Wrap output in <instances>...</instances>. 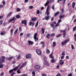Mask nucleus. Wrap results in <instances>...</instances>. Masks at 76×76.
Instances as JSON below:
<instances>
[{
    "mask_svg": "<svg viewBox=\"0 0 76 76\" xmlns=\"http://www.w3.org/2000/svg\"><path fill=\"white\" fill-rule=\"evenodd\" d=\"M69 41H70L69 39H67L64 42H61V44L62 45H65V44H66Z\"/></svg>",
    "mask_w": 76,
    "mask_h": 76,
    "instance_id": "f257e3e1",
    "label": "nucleus"
},
{
    "mask_svg": "<svg viewBox=\"0 0 76 76\" xmlns=\"http://www.w3.org/2000/svg\"><path fill=\"white\" fill-rule=\"evenodd\" d=\"M17 20V18H15V17H14L12 19H10L8 20V22H9V23H11L12 21H15V20Z\"/></svg>",
    "mask_w": 76,
    "mask_h": 76,
    "instance_id": "f03ea898",
    "label": "nucleus"
},
{
    "mask_svg": "<svg viewBox=\"0 0 76 76\" xmlns=\"http://www.w3.org/2000/svg\"><path fill=\"white\" fill-rule=\"evenodd\" d=\"M36 51L38 55H39V56H41V50L39 49H37L36 50Z\"/></svg>",
    "mask_w": 76,
    "mask_h": 76,
    "instance_id": "7ed1b4c3",
    "label": "nucleus"
},
{
    "mask_svg": "<svg viewBox=\"0 0 76 76\" xmlns=\"http://www.w3.org/2000/svg\"><path fill=\"white\" fill-rule=\"evenodd\" d=\"M29 26H34L35 25V23L34 22H32L31 21H30L29 22Z\"/></svg>",
    "mask_w": 76,
    "mask_h": 76,
    "instance_id": "20e7f679",
    "label": "nucleus"
},
{
    "mask_svg": "<svg viewBox=\"0 0 76 76\" xmlns=\"http://www.w3.org/2000/svg\"><path fill=\"white\" fill-rule=\"evenodd\" d=\"M35 69H39L41 68V66L38 65H36L34 67Z\"/></svg>",
    "mask_w": 76,
    "mask_h": 76,
    "instance_id": "39448f33",
    "label": "nucleus"
},
{
    "mask_svg": "<svg viewBox=\"0 0 76 76\" xmlns=\"http://www.w3.org/2000/svg\"><path fill=\"white\" fill-rule=\"evenodd\" d=\"M27 23V21L26 20H24L21 21V24H24V25L26 26Z\"/></svg>",
    "mask_w": 76,
    "mask_h": 76,
    "instance_id": "423d86ee",
    "label": "nucleus"
},
{
    "mask_svg": "<svg viewBox=\"0 0 76 76\" xmlns=\"http://www.w3.org/2000/svg\"><path fill=\"white\" fill-rule=\"evenodd\" d=\"M31 57V54H28L26 55V58H29Z\"/></svg>",
    "mask_w": 76,
    "mask_h": 76,
    "instance_id": "0eeeda50",
    "label": "nucleus"
},
{
    "mask_svg": "<svg viewBox=\"0 0 76 76\" xmlns=\"http://www.w3.org/2000/svg\"><path fill=\"white\" fill-rule=\"evenodd\" d=\"M6 34V32L4 31L1 32L0 33L1 35H4Z\"/></svg>",
    "mask_w": 76,
    "mask_h": 76,
    "instance_id": "6e6552de",
    "label": "nucleus"
},
{
    "mask_svg": "<svg viewBox=\"0 0 76 76\" xmlns=\"http://www.w3.org/2000/svg\"><path fill=\"white\" fill-rule=\"evenodd\" d=\"M50 17H51V16H49L46 17L45 18V20H49V19H50Z\"/></svg>",
    "mask_w": 76,
    "mask_h": 76,
    "instance_id": "1a4fd4ad",
    "label": "nucleus"
},
{
    "mask_svg": "<svg viewBox=\"0 0 76 76\" xmlns=\"http://www.w3.org/2000/svg\"><path fill=\"white\" fill-rule=\"evenodd\" d=\"M37 20V18L34 17L32 18L31 20L32 22H35Z\"/></svg>",
    "mask_w": 76,
    "mask_h": 76,
    "instance_id": "9d476101",
    "label": "nucleus"
},
{
    "mask_svg": "<svg viewBox=\"0 0 76 76\" xmlns=\"http://www.w3.org/2000/svg\"><path fill=\"white\" fill-rule=\"evenodd\" d=\"M75 4H76L75 2H73L72 3V9H74L75 7Z\"/></svg>",
    "mask_w": 76,
    "mask_h": 76,
    "instance_id": "9b49d317",
    "label": "nucleus"
},
{
    "mask_svg": "<svg viewBox=\"0 0 76 76\" xmlns=\"http://www.w3.org/2000/svg\"><path fill=\"white\" fill-rule=\"evenodd\" d=\"M14 57L13 56H11V57L10 58H7V60H9V61H11V60H12V58H13Z\"/></svg>",
    "mask_w": 76,
    "mask_h": 76,
    "instance_id": "f8f14e48",
    "label": "nucleus"
},
{
    "mask_svg": "<svg viewBox=\"0 0 76 76\" xmlns=\"http://www.w3.org/2000/svg\"><path fill=\"white\" fill-rule=\"evenodd\" d=\"M44 62L45 65H46L47 66H49V63H48V62H47V61H45Z\"/></svg>",
    "mask_w": 76,
    "mask_h": 76,
    "instance_id": "ddd939ff",
    "label": "nucleus"
},
{
    "mask_svg": "<svg viewBox=\"0 0 76 76\" xmlns=\"http://www.w3.org/2000/svg\"><path fill=\"white\" fill-rule=\"evenodd\" d=\"M46 38H47L48 39H50V34L49 33L47 34Z\"/></svg>",
    "mask_w": 76,
    "mask_h": 76,
    "instance_id": "4468645a",
    "label": "nucleus"
},
{
    "mask_svg": "<svg viewBox=\"0 0 76 76\" xmlns=\"http://www.w3.org/2000/svg\"><path fill=\"white\" fill-rule=\"evenodd\" d=\"M28 42L30 45H32V44H34V42H33V41H31L30 40H29Z\"/></svg>",
    "mask_w": 76,
    "mask_h": 76,
    "instance_id": "2eb2a0df",
    "label": "nucleus"
},
{
    "mask_svg": "<svg viewBox=\"0 0 76 76\" xmlns=\"http://www.w3.org/2000/svg\"><path fill=\"white\" fill-rule=\"evenodd\" d=\"M4 62V60L1 58H0V64H1V63Z\"/></svg>",
    "mask_w": 76,
    "mask_h": 76,
    "instance_id": "dca6fc26",
    "label": "nucleus"
},
{
    "mask_svg": "<svg viewBox=\"0 0 76 76\" xmlns=\"http://www.w3.org/2000/svg\"><path fill=\"white\" fill-rule=\"evenodd\" d=\"M11 15H12V12H10V13H8V15L7 16V18H9L11 16Z\"/></svg>",
    "mask_w": 76,
    "mask_h": 76,
    "instance_id": "f3484780",
    "label": "nucleus"
},
{
    "mask_svg": "<svg viewBox=\"0 0 76 76\" xmlns=\"http://www.w3.org/2000/svg\"><path fill=\"white\" fill-rule=\"evenodd\" d=\"M40 44H43L42 46V47H44L45 45V42H41L40 43Z\"/></svg>",
    "mask_w": 76,
    "mask_h": 76,
    "instance_id": "a211bd4d",
    "label": "nucleus"
},
{
    "mask_svg": "<svg viewBox=\"0 0 76 76\" xmlns=\"http://www.w3.org/2000/svg\"><path fill=\"white\" fill-rule=\"evenodd\" d=\"M34 39L35 40V42H38V37H34Z\"/></svg>",
    "mask_w": 76,
    "mask_h": 76,
    "instance_id": "6ab92c4d",
    "label": "nucleus"
},
{
    "mask_svg": "<svg viewBox=\"0 0 76 76\" xmlns=\"http://www.w3.org/2000/svg\"><path fill=\"white\" fill-rule=\"evenodd\" d=\"M55 33H52L50 34V37H52V38H53V37H55Z\"/></svg>",
    "mask_w": 76,
    "mask_h": 76,
    "instance_id": "aec40b11",
    "label": "nucleus"
},
{
    "mask_svg": "<svg viewBox=\"0 0 76 76\" xmlns=\"http://www.w3.org/2000/svg\"><path fill=\"white\" fill-rule=\"evenodd\" d=\"M66 31H67V29H65L64 31H63L62 30H61V31H60V32H64V33H65V32H66Z\"/></svg>",
    "mask_w": 76,
    "mask_h": 76,
    "instance_id": "412c9836",
    "label": "nucleus"
},
{
    "mask_svg": "<svg viewBox=\"0 0 76 76\" xmlns=\"http://www.w3.org/2000/svg\"><path fill=\"white\" fill-rule=\"evenodd\" d=\"M18 69V66H16L12 69L13 71H16Z\"/></svg>",
    "mask_w": 76,
    "mask_h": 76,
    "instance_id": "4be33fe9",
    "label": "nucleus"
},
{
    "mask_svg": "<svg viewBox=\"0 0 76 76\" xmlns=\"http://www.w3.org/2000/svg\"><path fill=\"white\" fill-rule=\"evenodd\" d=\"M54 62H56V61L54 59H52L51 60V63H54Z\"/></svg>",
    "mask_w": 76,
    "mask_h": 76,
    "instance_id": "5701e85b",
    "label": "nucleus"
},
{
    "mask_svg": "<svg viewBox=\"0 0 76 76\" xmlns=\"http://www.w3.org/2000/svg\"><path fill=\"white\" fill-rule=\"evenodd\" d=\"M60 13V12L59 11H58L56 12L54 15V16H56L57 15H58Z\"/></svg>",
    "mask_w": 76,
    "mask_h": 76,
    "instance_id": "b1692460",
    "label": "nucleus"
},
{
    "mask_svg": "<svg viewBox=\"0 0 76 76\" xmlns=\"http://www.w3.org/2000/svg\"><path fill=\"white\" fill-rule=\"evenodd\" d=\"M56 43L55 42H53V47H56Z\"/></svg>",
    "mask_w": 76,
    "mask_h": 76,
    "instance_id": "393cba45",
    "label": "nucleus"
},
{
    "mask_svg": "<svg viewBox=\"0 0 76 76\" xmlns=\"http://www.w3.org/2000/svg\"><path fill=\"white\" fill-rule=\"evenodd\" d=\"M42 34H44V32H45V30H44V28H42Z\"/></svg>",
    "mask_w": 76,
    "mask_h": 76,
    "instance_id": "a878e982",
    "label": "nucleus"
},
{
    "mask_svg": "<svg viewBox=\"0 0 76 76\" xmlns=\"http://www.w3.org/2000/svg\"><path fill=\"white\" fill-rule=\"evenodd\" d=\"M16 17L17 19H20V15H16Z\"/></svg>",
    "mask_w": 76,
    "mask_h": 76,
    "instance_id": "bb28decb",
    "label": "nucleus"
},
{
    "mask_svg": "<svg viewBox=\"0 0 76 76\" xmlns=\"http://www.w3.org/2000/svg\"><path fill=\"white\" fill-rule=\"evenodd\" d=\"M49 0V1L48 0L46 2V3H48H48H50H50H51V1H54V0Z\"/></svg>",
    "mask_w": 76,
    "mask_h": 76,
    "instance_id": "cd10ccee",
    "label": "nucleus"
},
{
    "mask_svg": "<svg viewBox=\"0 0 76 76\" xmlns=\"http://www.w3.org/2000/svg\"><path fill=\"white\" fill-rule=\"evenodd\" d=\"M46 13H47V16H49V15H50V12H49V11H46Z\"/></svg>",
    "mask_w": 76,
    "mask_h": 76,
    "instance_id": "c85d7f7f",
    "label": "nucleus"
},
{
    "mask_svg": "<svg viewBox=\"0 0 76 76\" xmlns=\"http://www.w3.org/2000/svg\"><path fill=\"white\" fill-rule=\"evenodd\" d=\"M26 63L24 62L23 64H22V66H23V67H24L25 66H26Z\"/></svg>",
    "mask_w": 76,
    "mask_h": 76,
    "instance_id": "c756f323",
    "label": "nucleus"
},
{
    "mask_svg": "<svg viewBox=\"0 0 76 76\" xmlns=\"http://www.w3.org/2000/svg\"><path fill=\"white\" fill-rule=\"evenodd\" d=\"M50 5H48L47 7L46 11H49V10L50 9Z\"/></svg>",
    "mask_w": 76,
    "mask_h": 76,
    "instance_id": "7c9ffc66",
    "label": "nucleus"
},
{
    "mask_svg": "<svg viewBox=\"0 0 76 76\" xmlns=\"http://www.w3.org/2000/svg\"><path fill=\"white\" fill-rule=\"evenodd\" d=\"M44 61H47V57H46V56H44Z\"/></svg>",
    "mask_w": 76,
    "mask_h": 76,
    "instance_id": "2f4dec72",
    "label": "nucleus"
},
{
    "mask_svg": "<svg viewBox=\"0 0 76 76\" xmlns=\"http://www.w3.org/2000/svg\"><path fill=\"white\" fill-rule=\"evenodd\" d=\"M18 29L17 28L15 31H14V34H17V32H18Z\"/></svg>",
    "mask_w": 76,
    "mask_h": 76,
    "instance_id": "473e14b6",
    "label": "nucleus"
},
{
    "mask_svg": "<svg viewBox=\"0 0 76 76\" xmlns=\"http://www.w3.org/2000/svg\"><path fill=\"white\" fill-rule=\"evenodd\" d=\"M66 32L63 33V38H65L66 36Z\"/></svg>",
    "mask_w": 76,
    "mask_h": 76,
    "instance_id": "72a5a7b5",
    "label": "nucleus"
},
{
    "mask_svg": "<svg viewBox=\"0 0 76 76\" xmlns=\"http://www.w3.org/2000/svg\"><path fill=\"white\" fill-rule=\"evenodd\" d=\"M62 15V14H60V15H59L60 17H61L62 18H64V17L65 16V15Z\"/></svg>",
    "mask_w": 76,
    "mask_h": 76,
    "instance_id": "f704fd0d",
    "label": "nucleus"
},
{
    "mask_svg": "<svg viewBox=\"0 0 76 76\" xmlns=\"http://www.w3.org/2000/svg\"><path fill=\"white\" fill-rule=\"evenodd\" d=\"M17 12H20V10H21V9H20L19 8H17L16 9Z\"/></svg>",
    "mask_w": 76,
    "mask_h": 76,
    "instance_id": "c9c22d12",
    "label": "nucleus"
},
{
    "mask_svg": "<svg viewBox=\"0 0 76 76\" xmlns=\"http://www.w3.org/2000/svg\"><path fill=\"white\" fill-rule=\"evenodd\" d=\"M20 55L19 54L18 56L17 57V58L18 60H19V59H20Z\"/></svg>",
    "mask_w": 76,
    "mask_h": 76,
    "instance_id": "e433bc0d",
    "label": "nucleus"
},
{
    "mask_svg": "<svg viewBox=\"0 0 76 76\" xmlns=\"http://www.w3.org/2000/svg\"><path fill=\"white\" fill-rule=\"evenodd\" d=\"M62 4H64L66 3V0H62Z\"/></svg>",
    "mask_w": 76,
    "mask_h": 76,
    "instance_id": "4c0bfd02",
    "label": "nucleus"
},
{
    "mask_svg": "<svg viewBox=\"0 0 76 76\" xmlns=\"http://www.w3.org/2000/svg\"><path fill=\"white\" fill-rule=\"evenodd\" d=\"M60 25V23H57V24H56L55 25V27H57L58 26H59V25Z\"/></svg>",
    "mask_w": 76,
    "mask_h": 76,
    "instance_id": "58836bf2",
    "label": "nucleus"
},
{
    "mask_svg": "<svg viewBox=\"0 0 76 76\" xmlns=\"http://www.w3.org/2000/svg\"><path fill=\"white\" fill-rule=\"evenodd\" d=\"M61 55H62V56H64V55H65V52L64 51H62Z\"/></svg>",
    "mask_w": 76,
    "mask_h": 76,
    "instance_id": "ea45409f",
    "label": "nucleus"
},
{
    "mask_svg": "<svg viewBox=\"0 0 76 76\" xmlns=\"http://www.w3.org/2000/svg\"><path fill=\"white\" fill-rule=\"evenodd\" d=\"M50 25L52 28H54V24H53V23H51Z\"/></svg>",
    "mask_w": 76,
    "mask_h": 76,
    "instance_id": "a19ab883",
    "label": "nucleus"
},
{
    "mask_svg": "<svg viewBox=\"0 0 76 76\" xmlns=\"http://www.w3.org/2000/svg\"><path fill=\"white\" fill-rule=\"evenodd\" d=\"M46 53L47 54H50V51L48 49L46 50Z\"/></svg>",
    "mask_w": 76,
    "mask_h": 76,
    "instance_id": "79ce46f5",
    "label": "nucleus"
},
{
    "mask_svg": "<svg viewBox=\"0 0 76 76\" xmlns=\"http://www.w3.org/2000/svg\"><path fill=\"white\" fill-rule=\"evenodd\" d=\"M76 30V26H75L73 28V31H75Z\"/></svg>",
    "mask_w": 76,
    "mask_h": 76,
    "instance_id": "37998d69",
    "label": "nucleus"
},
{
    "mask_svg": "<svg viewBox=\"0 0 76 76\" xmlns=\"http://www.w3.org/2000/svg\"><path fill=\"white\" fill-rule=\"evenodd\" d=\"M38 21H37L36 24L35 26V27L37 28V27L38 26Z\"/></svg>",
    "mask_w": 76,
    "mask_h": 76,
    "instance_id": "c03bdc74",
    "label": "nucleus"
},
{
    "mask_svg": "<svg viewBox=\"0 0 76 76\" xmlns=\"http://www.w3.org/2000/svg\"><path fill=\"white\" fill-rule=\"evenodd\" d=\"M40 12V11H39V10H37V11H36V12H37L36 13H37V15H38L39 13Z\"/></svg>",
    "mask_w": 76,
    "mask_h": 76,
    "instance_id": "a18cd8bd",
    "label": "nucleus"
},
{
    "mask_svg": "<svg viewBox=\"0 0 76 76\" xmlns=\"http://www.w3.org/2000/svg\"><path fill=\"white\" fill-rule=\"evenodd\" d=\"M0 68L1 69V68H2V67H3V65L2 64H0Z\"/></svg>",
    "mask_w": 76,
    "mask_h": 76,
    "instance_id": "49530a36",
    "label": "nucleus"
},
{
    "mask_svg": "<svg viewBox=\"0 0 76 76\" xmlns=\"http://www.w3.org/2000/svg\"><path fill=\"white\" fill-rule=\"evenodd\" d=\"M3 22V20H0V26L1 25Z\"/></svg>",
    "mask_w": 76,
    "mask_h": 76,
    "instance_id": "de8ad7c7",
    "label": "nucleus"
},
{
    "mask_svg": "<svg viewBox=\"0 0 76 76\" xmlns=\"http://www.w3.org/2000/svg\"><path fill=\"white\" fill-rule=\"evenodd\" d=\"M13 71V69H11L9 71V73H12Z\"/></svg>",
    "mask_w": 76,
    "mask_h": 76,
    "instance_id": "09e8293b",
    "label": "nucleus"
},
{
    "mask_svg": "<svg viewBox=\"0 0 76 76\" xmlns=\"http://www.w3.org/2000/svg\"><path fill=\"white\" fill-rule=\"evenodd\" d=\"M37 35H38V34L37 33H35L34 35V38L37 37Z\"/></svg>",
    "mask_w": 76,
    "mask_h": 76,
    "instance_id": "8fccbe9b",
    "label": "nucleus"
},
{
    "mask_svg": "<svg viewBox=\"0 0 76 76\" xmlns=\"http://www.w3.org/2000/svg\"><path fill=\"white\" fill-rule=\"evenodd\" d=\"M64 61L61 62L59 64H60V65H62V64H64Z\"/></svg>",
    "mask_w": 76,
    "mask_h": 76,
    "instance_id": "3c124183",
    "label": "nucleus"
},
{
    "mask_svg": "<svg viewBox=\"0 0 76 76\" xmlns=\"http://www.w3.org/2000/svg\"><path fill=\"white\" fill-rule=\"evenodd\" d=\"M32 74L34 76H35V71H33L32 72Z\"/></svg>",
    "mask_w": 76,
    "mask_h": 76,
    "instance_id": "603ef678",
    "label": "nucleus"
},
{
    "mask_svg": "<svg viewBox=\"0 0 76 76\" xmlns=\"http://www.w3.org/2000/svg\"><path fill=\"white\" fill-rule=\"evenodd\" d=\"M64 12V9L63 8H62L61 10V13H63V12Z\"/></svg>",
    "mask_w": 76,
    "mask_h": 76,
    "instance_id": "864d4df0",
    "label": "nucleus"
},
{
    "mask_svg": "<svg viewBox=\"0 0 76 76\" xmlns=\"http://www.w3.org/2000/svg\"><path fill=\"white\" fill-rule=\"evenodd\" d=\"M61 34H59L56 36V38H58V37H61Z\"/></svg>",
    "mask_w": 76,
    "mask_h": 76,
    "instance_id": "5fc2aeb1",
    "label": "nucleus"
},
{
    "mask_svg": "<svg viewBox=\"0 0 76 76\" xmlns=\"http://www.w3.org/2000/svg\"><path fill=\"white\" fill-rule=\"evenodd\" d=\"M52 9L53 10H54V5L53 4L52 5Z\"/></svg>",
    "mask_w": 76,
    "mask_h": 76,
    "instance_id": "6e6d98bb",
    "label": "nucleus"
},
{
    "mask_svg": "<svg viewBox=\"0 0 76 76\" xmlns=\"http://www.w3.org/2000/svg\"><path fill=\"white\" fill-rule=\"evenodd\" d=\"M28 75L26 74H23L21 75L20 76H27Z\"/></svg>",
    "mask_w": 76,
    "mask_h": 76,
    "instance_id": "4d7b16f0",
    "label": "nucleus"
},
{
    "mask_svg": "<svg viewBox=\"0 0 76 76\" xmlns=\"http://www.w3.org/2000/svg\"><path fill=\"white\" fill-rule=\"evenodd\" d=\"M4 7V6L3 5H0V8H1L2 9V8H3Z\"/></svg>",
    "mask_w": 76,
    "mask_h": 76,
    "instance_id": "13d9d810",
    "label": "nucleus"
},
{
    "mask_svg": "<svg viewBox=\"0 0 76 76\" xmlns=\"http://www.w3.org/2000/svg\"><path fill=\"white\" fill-rule=\"evenodd\" d=\"M33 6H30L29 7V9H32V8H33Z\"/></svg>",
    "mask_w": 76,
    "mask_h": 76,
    "instance_id": "bf43d9fd",
    "label": "nucleus"
},
{
    "mask_svg": "<svg viewBox=\"0 0 76 76\" xmlns=\"http://www.w3.org/2000/svg\"><path fill=\"white\" fill-rule=\"evenodd\" d=\"M27 37H30V33H28L27 34Z\"/></svg>",
    "mask_w": 76,
    "mask_h": 76,
    "instance_id": "052dcab7",
    "label": "nucleus"
},
{
    "mask_svg": "<svg viewBox=\"0 0 76 76\" xmlns=\"http://www.w3.org/2000/svg\"><path fill=\"white\" fill-rule=\"evenodd\" d=\"M7 24V23H6V22H4L3 23V26H6V25Z\"/></svg>",
    "mask_w": 76,
    "mask_h": 76,
    "instance_id": "680f3d73",
    "label": "nucleus"
},
{
    "mask_svg": "<svg viewBox=\"0 0 76 76\" xmlns=\"http://www.w3.org/2000/svg\"><path fill=\"white\" fill-rule=\"evenodd\" d=\"M0 76H4V73L3 72H2L0 74Z\"/></svg>",
    "mask_w": 76,
    "mask_h": 76,
    "instance_id": "e2e57ef3",
    "label": "nucleus"
},
{
    "mask_svg": "<svg viewBox=\"0 0 76 76\" xmlns=\"http://www.w3.org/2000/svg\"><path fill=\"white\" fill-rule=\"evenodd\" d=\"M15 72H12L11 75V76H13V75L15 74Z\"/></svg>",
    "mask_w": 76,
    "mask_h": 76,
    "instance_id": "0e129e2a",
    "label": "nucleus"
},
{
    "mask_svg": "<svg viewBox=\"0 0 76 76\" xmlns=\"http://www.w3.org/2000/svg\"><path fill=\"white\" fill-rule=\"evenodd\" d=\"M52 24L54 25V24H56V21H53Z\"/></svg>",
    "mask_w": 76,
    "mask_h": 76,
    "instance_id": "69168bd1",
    "label": "nucleus"
},
{
    "mask_svg": "<svg viewBox=\"0 0 76 76\" xmlns=\"http://www.w3.org/2000/svg\"><path fill=\"white\" fill-rule=\"evenodd\" d=\"M68 76H72V74L71 73L70 74H68Z\"/></svg>",
    "mask_w": 76,
    "mask_h": 76,
    "instance_id": "338daca9",
    "label": "nucleus"
},
{
    "mask_svg": "<svg viewBox=\"0 0 76 76\" xmlns=\"http://www.w3.org/2000/svg\"><path fill=\"white\" fill-rule=\"evenodd\" d=\"M74 36L75 37V41H76V34H74Z\"/></svg>",
    "mask_w": 76,
    "mask_h": 76,
    "instance_id": "774afa93",
    "label": "nucleus"
}]
</instances>
